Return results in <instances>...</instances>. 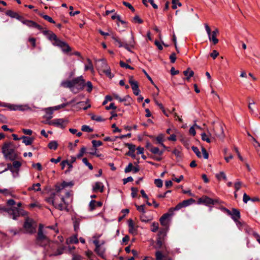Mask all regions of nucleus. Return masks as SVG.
<instances>
[{
  "mask_svg": "<svg viewBox=\"0 0 260 260\" xmlns=\"http://www.w3.org/2000/svg\"><path fill=\"white\" fill-rule=\"evenodd\" d=\"M43 229V226L40 224L38 233V242L42 246H46L48 244L47 252L49 256H57L62 254L64 248L60 246L57 242H50L46 235V232H44Z\"/></svg>",
  "mask_w": 260,
  "mask_h": 260,
  "instance_id": "f257e3e1",
  "label": "nucleus"
},
{
  "mask_svg": "<svg viewBox=\"0 0 260 260\" xmlns=\"http://www.w3.org/2000/svg\"><path fill=\"white\" fill-rule=\"evenodd\" d=\"M56 192L51 193L49 197L46 198L45 201L49 204H52L55 208L63 210L67 208V204L63 196L60 195V189L55 188Z\"/></svg>",
  "mask_w": 260,
  "mask_h": 260,
  "instance_id": "f03ea898",
  "label": "nucleus"
},
{
  "mask_svg": "<svg viewBox=\"0 0 260 260\" xmlns=\"http://www.w3.org/2000/svg\"><path fill=\"white\" fill-rule=\"evenodd\" d=\"M204 25L210 41H212L214 45L217 44L219 42L217 38V36L219 34L218 29L216 28L213 31H211L210 27L207 24H205Z\"/></svg>",
  "mask_w": 260,
  "mask_h": 260,
  "instance_id": "7ed1b4c3",
  "label": "nucleus"
},
{
  "mask_svg": "<svg viewBox=\"0 0 260 260\" xmlns=\"http://www.w3.org/2000/svg\"><path fill=\"white\" fill-rule=\"evenodd\" d=\"M2 150L6 158L10 159H13L14 158V149L10 144H5L3 147Z\"/></svg>",
  "mask_w": 260,
  "mask_h": 260,
  "instance_id": "20e7f679",
  "label": "nucleus"
},
{
  "mask_svg": "<svg viewBox=\"0 0 260 260\" xmlns=\"http://www.w3.org/2000/svg\"><path fill=\"white\" fill-rule=\"evenodd\" d=\"M68 120L64 118H57L52 120L50 125H53L60 128H64L68 123Z\"/></svg>",
  "mask_w": 260,
  "mask_h": 260,
  "instance_id": "39448f33",
  "label": "nucleus"
},
{
  "mask_svg": "<svg viewBox=\"0 0 260 260\" xmlns=\"http://www.w3.org/2000/svg\"><path fill=\"white\" fill-rule=\"evenodd\" d=\"M73 87H75L77 88V91H78L79 90H82L84 88L85 85V80H84L82 76L78 77L73 80Z\"/></svg>",
  "mask_w": 260,
  "mask_h": 260,
  "instance_id": "423d86ee",
  "label": "nucleus"
},
{
  "mask_svg": "<svg viewBox=\"0 0 260 260\" xmlns=\"http://www.w3.org/2000/svg\"><path fill=\"white\" fill-rule=\"evenodd\" d=\"M213 131L217 137L221 139H223L224 137L223 126L221 123H218L216 124L213 128Z\"/></svg>",
  "mask_w": 260,
  "mask_h": 260,
  "instance_id": "0eeeda50",
  "label": "nucleus"
},
{
  "mask_svg": "<svg viewBox=\"0 0 260 260\" xmlns=\"http://www.w3.org/2000/svg\"><path fill=\"white\" fill-rule=\"evenodd\" d=\"M34 221L29 218H27L24 224V228L28 233H33L35 232Z\"/></svg>",
  "mask_w": 260,
  "mask_h": 260,
  "instance_id": "6e6552de",
  "label": "nucleus"
},
{
  "mask_svg": "<svg viewBox=\"0 0 260 260\" xmlns=\"http://www.w3.org/2000/svg\"><path fill=\"white\" fill-rule=\"evenodd\" d=\"M129 83L132 86L134 93L136 95H138L140 93V90L137 81H135L132 77H131L129 79Z\"/></svg>",
  "mask_w": 260,
  "mask_h": 260,
  "instance_id": "1a4fd4ad",
  "label": "nucleus"
},
{
  "mask_svg": "<svg viewBox=\"0 0 260 260\" xmlns=\"http://www.w3.org/2000/svg\"><path fill=\"white\" fill-rule=\"evenodd\" d=\"M112 95H113L114 98L115 99L118 100L119 102H127V103H125L124 104V105L125 106H128L130 104V102L131 101V99L129 95H127L122 98H120L117 93H113L112 94Z\"/></svg>",
  "mask_w": 260,
  "mask_h": 260,
  "instance_id": "9d476101",
  "label": "nucleus"
},
{
  "mask_svg": "<svg viewBox=\"0 0 260 260\" xmlns=\"http://www.w3.org/2000/svg\"><path fill=\"white\" fill-rule=\"evenodd\" d=\"M198 202L199 204H204L206 205H209L214 204L215 202L207 196H204L199 199Z\"/></svg>",
  "mask_w": 260,
  "mask_h": 260,
  "instance_id": "9b49d317",
  "label": "nucleus"
},
{
  "mask_svg": "<svg viewBox=\"0 0 260 260\" xmlns=\"http://www.w3.org/2000/svg\"><path fill=\"white\" fill-rule=\"evenodd\" d=\"M4 210L12 215L13 219H16L17 217L19 215V210L17 208L13 207L9 209H5Z\"/></svg>",
  "mask_w": 260,
  "mask_h": 260,
  "instance_id": "f8f14e48",
  "label": "nucleus"
},
{
  "mask_svg": "<svg viewBox=\"0 0 260 260\" xmlns=\"http://www.w3.org/2000/svg\"><path fill=\"white\" fill-rule=\"evenodd\" d=\"M108 67H109V66H108L106 61L104 59H101L98 61L97 68L100 71L103 72Z\"/></svg>",
  "mask_w": 260,
  "mask_h": 260,
  "instance_id": "ddd939ff",
  "label": "nucleus"
},
{
  "mask_svg": "<svg viewBox=\"0 0 260 260\" xmlns=\"http://www.w3.org/2000/svg\"><path fill=\"white\" fill-rule=\"evenodd\" d=\"M22 23L30 27H35L39 30H41L42 29L40 25L31 20H22Z\"/></svg>",
  "mask_w": 260,
  "mask_h": 260,
  "instance_id": "4468645a",
  "label": "nucleus"
},
{
  "mask_svg": "<svg viewBox=\"0 0 260 260\" xmlns=\"http://www.w3.org/2000/svg\"><path fill=\"white\" fill-rule=\"evenodd\" d=\"M228 213L232 216V219L237 221L240 218V213L239 210L236 209H233L232 211L228 210Z\"/></svg>",
  "mask_w": 260,
  "mask_h": 260,
  "instance_id": "2eb2a0df",
  "label": "nucleus"
},
{
  "mask_svg": "<svg viewBox=\"0 0 260 260\" xmlns=\"http://www.w3.org/2000/svg\"><path fill=\"white\" fill-rule=\"evenodd\" d=\"M207 132L208 134L205 133H203L201 134L202 139L208 143H211L212 142V139H213V138L212 137L211 132L208 129H207Z\"/></svg>",
  "mask_w": 260,
  "mask_h": 260,
  "instance_id": "dca6fc26",
  "label": "nucleus"
},
{
  "mask_svg": "<svg viewBox=\"0 0 260 260\" xmlns=\"http://www.w3.org/2000/svg\"><path fill=\"white\" fill-rule=\"evenodd\" d=\"M61 86L64 87H68L71 88V91L74 93H77L75 91V88L73 87V81H63L60 84Z\"/></svg>",
  "mask_w": 260,
  "mask_h": 260,
  "instance_id": "f3484780",
  "label": "nucleus"
},
{
  "mask_svg": "<svg viewBox=\"0 0 260 260\" xmlns=\"http://www.w3.org/2000/svg\"><path fill=\"white\" fill-rule=\"evenodd\" d=\"M43 110L45 112L44 118L48 120L51 119L52 118V114L54 111L52 107L45 108Z\"/></svg>",
  "mask_w": 260,
  "mask_h": 260,
  "instance_id": "a211bd4d",
  "label": "nucleus"
},
{
  "mask_svg": "<svg viewBox=\"0 0 260 260\" xmlns=\"http://www.w3.org/2000/svg\"><path fill=\"white\" fill-rule=\"evenodd\" d=\"M173 215V213H167L164 214L160 218L159 221L161 225L164 226H166L168 224V222L167 220L169 218V217Z\"/></svg>",
  "mask_w": 260,
  "mask_h": 260,
  "instance_id": "6ab92c4d",
  "label": "nucleus"
},
{
  "mask_svg": "<svg viewBox=\"0 0 260 260\" xmlns=\"http://www.w3.org/2000/svg\"><path fill=\"white\" fill-rule=\"evenodd\" d=\"M129 232L133 235L137 234V228L135 226L133 221L132 219L128 220Z\"/></svg>",
  "mask_w": 260,
  "mask_h": 260,
  "instance_id": "aec40b11",
  "label": "nucleus"
},
{
  "mask_svg": "<svg viewBox=\"0 0 260 260\" xmlns=\"http://www.w3.org/2000/svg\"><path fill=\"white\" fill-rule=\"evenodd\" d=\"M135 46V41H134V38L132 34V41H131L129 43V44L127 43H124L123 44V47H124L128 51L131 52V48H134Z\"/></svg>",
  "mask_w": 260,
  "mask_h": 260,
  "instance_id": "412c9836",
  "label": "nucleus"
},
{
  "mask_svg": "<svg viewBox=\"0 0 260 260\" xmlns=\"http://www.w3.org/2000/svg\"><path fill=\"white\" fill-rule=\"evenodd\" d=\"M104 190V185L103 183L100 182H96L95 183V185L93 186V191H100L101 192H102Z\"/></svg>",
  "mask_w": 260,
  "mask_h": 260,
  "instance_id": "4be33fe9",
  "label": "nucleus"
},
{
  "mask_svg": "<svg viewBox=\"0 0 260 260\" xmlns=\"http://www.w3.org/2000/svg\"><path fill=\"white\" fill-rule=\"evenodd\" d=\"M161 234V232H160L159 236H160V234ZM164 244V242L163 239H162L160 237H159L157 240L156 245L154 246V248L158 250V249H160L162 247H163Z\"/></svg>",
  "mask_w": 260,
  "mask_h": 260,
  "instance_id": "5701e85b",
  "label": "nucleus"
},
{
  "mask_svg": "<svg viewBox=\"0 0 260 260\" xmlns=\"http://www.w3.org/2000/svg\"><path fill=\"white\" fill-rule=\"evenodd\" d=\"M76 101V99H74L72 100V101H71L69 102H68V103H64V104H61V105H58V106H56L53 107L52 108L53 109L54 111L57 110H59V109H60L61 108H64L65 107L67 106L68 105L73 103Z\"/></svg>",
  "mask_w": 260,
  "mask_h": 260,
  "instance_id": "b1692460",
  "label": "nucleus"
},
{
  "mask_svg": "<svg viewBox=\"0 0 260 260\" xmlns=\"http://www.w3.org/2000/svg\"><path fill=\"white\" fill-rule=\"evenodd\" d=\"M43 34L44 35H47L48 39L51 41H54V42H56L58 40L56 36L54 33H49L48 31H44Z\"/></svg>",
  "mask_w": 260,
  "mask_h": 260,
  "instance_id": "393cba45",
  "label": "nucleus"
},
{
  "mask_svg": "<svg viewBox=\"0 0 260 260\" xmlns=\"http://www.w3.org/2000/svg\"><path fill=\"white\" fill-rule=\"evenodd\" d=\"M8 108H9L11 110H21L23 111L26 109V108H23V106L21 105H8L6 106Z\"/></svg>",
  "mask_w": 260,
  "mask_h": 260,
  "instance_id": "a878e982",
  "label": "nucleus"
},
{
  "mask_svg": "<svg viewBox=\"0 0 260 260\" xmlns=\"http://www.w3.org/2000/svg\"><path fill=\"white\" fill-rule=\"evenodd\" d=\"M6 15L12 17V18H15L18 20H20L21 16H19L17 13L12 11V10H8L6 13Z\"/></svg>",
  "mask_w": 260,
  "mask_h": 260,
  "instance_id": "bb28decb",
  "label": "nucleus"
},
{
  "mask_svg": "<svg viewBox=\"0 0 260 260\" xmlns=\"http://www.w3.org/2000/svg\"><path fill=\"white\" fill-rule=\"evenodd\" d=\"M164 135L163 134H159L156 138L157 143L159 144L164 148H166V147L164 144Z\"/></svg>",
  "mask_w": 260,
  "mask_h": 260,
  "instance_id": "cd10ccee",
  "label": "nucleus"
},
{
  "mask_svg": "<svg viewBox=\"0 0 260 260\" xmlns=\"http://www.w3.org/2000/svg\"><path fill=\"white\" fill-rule=\"evenodd\" d=\"M21 139H23V142L26 145H29L31 144L34 141V138L26 136H23Z\"/></svg>",
  "mask_w": 260,
  "mask_h": 260,
  "instance_id": "c85d7f7f",
  "label": "nucleus"
},
{
  "mask_svg": "<svg viewBox=\"0 0 260 260\" xmlns=\"http://www.w3.org/2000/svg\"><path fill=\"white\" fill-rule=\"evenodd\" d=\"M183 74L186 76V79L189 80L190 78L193 76L194 72L188 68L183 72Z\"/></svg>",
  "mask_w": 260,
  "mask_h": 260,
  "instance_id": "c756f323",
  "label": "nucleus"
},
{
  "mask_svg": "<svg viewBox=\"0 0 260 260\" xmlns=\"http://www.w3.org/2000/svg\"><path fill=\"white\" fill-rule=\"evenodd\" d=\"M150 151L153 154H158L159 156L161 155L164 152L163 151L160 150L158 148L153 146L151 148Z\"/></svg>",
  "mask_w": 260,
  "mask_h": 260,
  "instance_id": "7c9ffc66",
  "label": "nucleus"
},
{
  "mask_svg": "<svg viewBox=\"0 0 260 260\" xmlns=\"http://www.w3.org/2000/svg\"><path fill=\"white\" fill-rule=\"evenodd\" d=\"M67 243L68 244H69V243H71V244H73V243H75V244L78 243V239L77 236L76 235H75V236H74L73 237H70L69 239L67 240Z\"/></svg>",
  "mask_w": 260,
  "mask_h": 260,
  "instance_id": "2f4dec72",
  "label": "nucleus"
},
{
  "mask_svg": "<svg viewBox=\"0 0 260 260\" xmlns=\"http://www.w3.org/2000/svg\"><path fill=\"white\" fill-rule=\"evenodd\" d=\"M58 144L56 141H52L49 143L48 147L50 149L55 150L57 148Z\"/></svg>",
  "mask_w": 260,
  "mask_h": 260,
  "instance_id": "473e14b6",
  "label": "nucleus"
},
{
  "mask_svg": "<svg viewBox=\"0 0 260 260\" xmlns=\"http://www.w3.org/2000/svg\"><path fill=\"white\" fill-rule=\"evenodd\" d=\"M215 176L218 180H220L221 179H223V180H224L225 181L227 180V178H226V176L225 174L222 171L219 172L218 174H216Z\"/></svg>",
  "mask_w": 260,
  "mask_h": 260,
  "instance_id": "72a5a7b5",
  "label": "nucleus"
},
{
  "mask_svg": "<svg viewBox=\"0 0 260 260\" xmlns=\"http://www.w3.org/2000/svg\"><path fill=\"white\" fill-rule=\"evenodd\" d=\"M183 208V206L181 203L177 204L174 208H171L169 209V213H173L174 211H178Z\"/></svg>",
  "mask_w": 260,
  "mask_h": 260,
  "instance_id": "f704fd0d",
  "label": "nucleus"
},
{
  "mask_svg": "<svg viewBox=\"0 0 260 260\" xmlns=\"http://www.w3.org/2000/svg\"><path fill=\"white\" fill-rule=\"evenodd\" d=\"M66 43H66L65 42L62 41L58 39L57 41H56V42H54L53 43V45L54 46H58L60 48H62L63 47H64Z\"/></svg>",
  "mask_w": 260,
  "mask_h": 260,
  "instance_id": "c9c22d12",
  "label": "nucleus"
},
{
  "mask_svg": "<svg viewBox=\"0 0 260 260\" xmlns=\"http://www.w3.org/2000/svg\"><path fill=\"white\" fill-rule=\"evenodd\" d=\"M112 39L114 41L115 43L119 47H122L123 46V44L122 43L120 40L115 36L113 35L112 36Z\"/></svg>",
  "mask_w": 260,
  "mask_h": 260,
  "instance_id": "e433bc0d",
  "label": "nucleus"
},
{
  "mask_svg": "<svg viewBox=\"0 0 260 260\" xmlns=\"http://www.w3.org/2000/svg\"><path fill=\"white\" fill-rule=\"evenodd\" d=\"M236 223V224L237 226L240 229H241L243 226L245 227V230L247 232V230L248 229V227L245 224L244 222H242L238 220H237V221H235Z\"/></svg>",
  "mask_w": 260,
  "mask_h": 260,
  "instance_id": "4c0bfd02",
  "label": "nucleus"
},
{
  "mask_svg": "<svg viewBox=\"0 0 260 260\" xmlns=\"http://www.w3.org/2000/svg\"><path fill=\"white\" fill-rule=\"evenodd\" d=\"M156 260H164V255L159 250H157L155 252Z\"/></svg>",
  "mask_w": 260,
  "mask_h": 260,
  "instance_id": "58836bf2",
  "label": "nucleus"
},
{
  "mask_svg": "<svg viewBox=\"0 0 260 260\" xmlns=\"http://www.w3.org/2000/svg\"><path fill=\"white\" fill-rule=\"evenodd\" d=\"M40 184L39 183H37L36 184H34L32 187L29 188V190H34L35 191H38L41 190L40 188Z\"/></svg>",
  "mask_w": 260,
  "mask_h": 260,
  "instance_id": "ea45409f",
  "label": "nucleus"
},
{
  "mask_svg": "<svg viewBox=\"0 0 260 260\" xmlns=\"http://www.w3.org/2000/svg\"><path fill=\"white\" fill-rule=\"evenodd\" d=\"M249 234H251L252 236H253L256 239L257 241H258L260 240V236L255 232L250 230L249 229V231L247 230V232Z\"/></svg>",
  "mask_w": 260,
  "mask_h": 260,
  "instance_id": "a19ab883",
  "label": "nucleus"
},
{
  "mask_svg": "<svg viewBox=\"0 0 260 260\" xmlns=\"http://www.w3.org/2000/svg\"><path fill=\"white\" fill-rule=\"evenodd\" d=\"M172 8L173 9H176L177 8V6L179 7H181L182 4L180 3L178 0H172Z\"/></svg>",
  "mask_w": 260,
  "mask_h": 260,
  "instance_id": "79ce46f5",
  "label": "nucleus"
},
{
  "mask_svg": "<svg viewBox=\"0 0 260 260\" xmlns=\"http://www.w3.org/2000/svg\"><path fill=\"white\" fill-rule=\"evenodd\" d=\"M87 61L88 62V64L85 66V70L87 71L88 70H90L92 72H93L94 70H93V66H92L91 60L89 59H88Z\"/></svg>",
  "mask_w": 260,
  "mask_h": 260,
  "instance_id": "37998d69",
  "label": "nucleus"
},
{
  "mask_svg": "<svg viewBox=\"0 0 260 260\" xmlns=\"http://www.w3.org/2000/svg\"><path fill=\"white\" fill-rule=\"evenodd\" d=\"M136 207L137 209L140 212L142 213V214H145L146 213V211L145 209V205H142L141 206H139L136 205Z\"/></svg>",
  "mask_w": 260,
  "mask_h": 260,
  "instance_id": "c03bdc74",
  "label": "nucleus"
},
{
  "mask_svg": "<svg viewBox=\"0 0 260 260\" xmlns=\"http://www.w3.org/2000/svg\"><path fill=\"white\" fill-rule=\"evenodd\" d=\"M192 148V150H193V151L196 153V154L197 155V156L199 157V158H201L202 157V154H201V153L200 152L199 149L198 148V147H195V146H192L191 147Z\"/></svg>",
  "mask_w": 260,
  "mask_h": 260,
  "instance_id": "a18cd8bd",
  "label": "nucleus"
},
{
  "mask_svg": "<svg viewBox=\"0 0 260 260\" xmlns=\"http://www.w3.org/2000/svg\"><path fill=\"white\" fill-rule=\"evenodd\" d=\"M72 185L73 184L71 182L67 183L66 182H63V183H62L60 186H56V188H59L60 189V191H61L64 187H66L69 185Z\"/></svg>",
  "mask_w": 260,
  "mask_h": 260,
  "instance_id": "49530a36",
  "label": "nucleus"
},
{
  "mask_svg": "<svg viewBox=\"0 0 260 260\" xmlns=\"http://www.w3.org/2000/svg\"><path fill=\"white\" fill-rule=\"evenodd\" d=\"M89 210L93 211L96 208V202L94 200H91L89 205Z\"/></svg>",
  "mask_w": 260,
  "mask_h": 260,
  "instance_id": "de8ad7c7",
  "label": "nucleus"
},
{
  "mask_svg": "<svg viewBox=\"0 0 260 260\" xmlns=\"http://www.w3.org/2000/svg\"><path fill=\"white\" fill-rule=\"evenodd\" d=\"M103 72L110 79H111L113 77V75L111 73L109 67H108Z\"/></svg>",
  "mask_w": 260,
  "mask_h": 260,
  "instance_id": "09e8293b",
  "label": "nucleus"
},
{
  "mask_svg": "<svg viewBox=\"0 0 260 260\" xmlns=\"http://www.w3.org/2000/svg\"><path fill=\"white\" fill-rule=\"evenodd\" d=\"M82 161L86 166H87L88 167V168L90 170H92L93 169V167L92 165L88 162L86 158H83Z\"/></svg>",
  "mask_w": 260,
  "mask_h": 260,
  "instance_id": "8fccbe9b",
  "label": "nucleus"
},
{
  "mask_svg": "<svg viewBox=\"0 0 260 260\" xmlns=\"http://www.w3.org/2000/svg\"><path fill=\"white\" fill-rule=\"evenodd\" d=\"M158 229V223L157 222H153L151 225V231L153 232H156Z\"/></svg>",
  "mask_w": 260,
  "mask_h": 260,
  "instance_id": "3c124183",
  "label": "nucleus"
},
{
  "mask_svg": "<svg viewBox=\"0 0 260 260\" xmlns=\"http://www.w3.org/2000/svg\"><path fill=\"white\" fill-rule=\"evenodd\" d=\"M87 87V91L89 92H91L92 90L93 86L91 82L88 81L86 84H85V86Z\"/></svg>",
  "mask_w": 260,
  "mask_h": 260,
  "instance_id": "603ef678",
  "label": "nucleus"
},
{
  "mask_svg": "<svg viewBox=\"0 0 260 260\" xmlns=\"http://www.w3.org/2000/svg\"><path fill=\"white\" fill-rule=\"evenodd\" d=\"M92 144L94 147L96 148L102 145V142L100 141L92 140Z\"/></svg>",
  "mask_w": 260,
  "mask_h": 260,
  "instance_id": "864d4df0",
  "label": "nucleus"
},
{
  "mask_svg": "<svg viewBox=\"0 0 260 260\" xmlns=\"http://www.w3.org/2000/svg\"><path fill=\"white\" fill-rule=\"evenodd\" d=\"M61 49L62 51L65 53H67L71 50V48L70 47V46H69V45L67 43H66L65 44V45L64 46V47H63Z\"/></svg>",
  "mask_w": 260,
  "mask_h": 260,
  "instance_id": "5fc2aeb1",
  "label": "nucleus"
},
{
  "mask_svg": "<svg viewBox=\"0 0 260 260\" xmlns=\"http://www.w3.org/2000/svg\"><path fill=\"white\" fill-rule=\"evenodd\" d=\"M85 151H86V148L84 147H82L79 153L77 155V157L78 158L81 157L84 155Z\"/></svg>",
  "mask_w": 260,
  "mask_h": 260,
  "instance_id": "6e6d98bb",
  "label": "nucleus"
},
{
  "mask_svg": "<svg viewBox=\"0 0 260 260\" xmlns=\"http://www.w3.org/2000/svg\"><path fill=\"white\" fill-rule=\"evenodd\" d=\"M82 131L86 132H91L93 131V129L91 128H90L89 126L84 125L82 126Z\"/></svg>",
  "mask_w": 260,
  "mask_h": 260,
  "instance_id": "4d7b16f0",
  "label": "nucleus"
},
{
  "mask_svg": "<svg viewBox=\"0 0 260 260\" xmlns=\"http://www.w3.org/2000/svg\"><path fill=\"white\" fill-rule=\"evenodd\" d=\"M119 63H120V66L121 67L129 69H131V70H133L134 69V68L133 67H132L129 65L124 63V62H123L122 61H120Z\"/></svg>",
  "mask_w": 260,
  "mask_h": 260,
  "instance_id": "13d9d810",
  "label": "nucleus"
},
{
  "mask_svg": "<svg viewBox=\"0 0 260 260\" xmlns=\"http://www.w3.org/2000/svg\"><path fill=\"white\" fill-rule=\"evenodd\" d=\"M140 219L142 222H147L150 220V219H149L147 217H146V216L145 215V214H142L140 216Z\"/></svg>",
  "mask_w": 260,
  "mask_h": 260,
  "instance_id": "bf43d9fd",
  "label": "nucleus"
},
{
  "mask_svg": "<svg viewBox=\"0 0 260 260\" xmlns=\"http://www.w3.org/2000/svg\"><path fill=\"white\" fill-rule=\"evenodd\" d=\"M154 183L158 187H161L162 186V181L160 179H155Z\"/></svg>",
  "mask_w": 260,
  "mask_h": 260,
  "instance_id": "052dcab7",
  "label": "nucleus"
},
{
  "mask_svg": "<svg viewBox=\"0 0 260 260\" xmlns=\"http://www.w3.org/2000/svg\"><path fill=\"white\" fill-rule=\"evenodd\" d=\"M192 202V200L190 199L189 200H184L182 201L181 203L183 206V207H185L190 205V202Z\"/></svg>",
  "mask_w": 260,
  "mask_h": 260,
  "instance_id": "680f3d73",
  "label": "nucleus"
},
{
  "mask_svg": "<svg viewBox=\"0 0 260 260\" xmlns=\"http://www.w3.org/2000/svg\"><path fill=\"white\" fill-rule=\"evenodd\" d=\"M42 17L44 19L47 20L48 21H49L50 23H55V21L52 19V18L48 15H42Z\"/></svg>",
  "mask_w": 260,
  "mask_h": 260,
  "instance_id": "e2e57ef3",
  "label": "nucleus"
},
{
  "mask_svg": "<svg viewBox=\"0 0 260 260\" xmlns=\"http://www.w3.org/2000/svg\"><path fill=\"white\" fill-rule=\"evenodd\" d=\"M111 18L113 20L114 19H117V20H118L119 21L121 22L122 23H124V22L122 20H121L120 19V16L118 15H117L116 14H115L114 15H113L112 16H111Z\"/></svg>",
  "mask_w": 260,
  "mask_h": 260,
  "instance_id": "0e129e2a",
  "label": "nucleus"
},
{
  "mask_svg": "<svg viewBox=\"0 0 260 260\" xmlns=\"http://www.w3.org/2000/svg\"><path fill=\"white\" fill-rule=\"evenodd\" d=\"M172 153L176 156V157H181V152L179 149H175L173 150Z\"/></svg>",
  "mask_w": 260,
  "mask_h": 260,
  "instance_id": "69168bd1",
  "label": "nucleus"
},
{
  "mask_svg": "<svg viewBox=\"0 0 260 260\" xmlns=\"http://www.w3.org/2000/svg\"><path fill=\"white\" fill-rule=\"evenodd\" d=\"M133 166L132 164L130 163L125 168L124 172L125 173H128L133 170Z\"/></svg>",
  "mask_w": 260,
  "mask_h": 260,
  "instance_id": "338daca9",
  "label": "nucleus"
},
{
  "mask_svg": "<svg viewBox=\"0 0 260 260\" xmlns=\"http://www.w3.org/2000/svg\"><path fill=\"white\" fill-rule=\"evenodd\" d=\"M21 166V164L19 161H15L13 162V166L16 169H18L20 166Z\"/></svg>",
  "mask_w": 260,
  "mask_h": 260,
  "instance_id": "774afa93",
  "label": "nucleus"
}]
</instances>
